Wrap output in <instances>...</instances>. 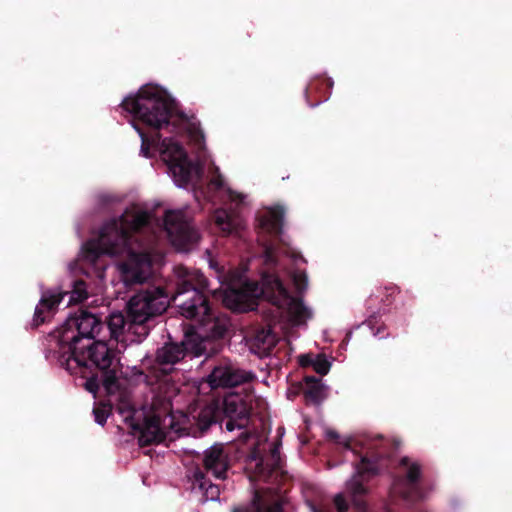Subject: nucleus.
<instances>
[{
    "label": "nucleus",
    "mask_w": 512,
    "mask_h": 512,
    "mask_svg": "<svg viewBox=\"0 0 512 512\" xmlns=\"http://www.w3.org/2000/svg\"><path fill=\"white\" fill-rule=\"evenodd\" d=\"M148 230L154 232L151 216L138 207L127 209L118 220L103 226L98 239L83 246L84 258L94 263L103 254L125 255L127 259L118 265L123 281L142 282L150 276L154 258L145 248L134 247L132 237Z\"/></svg>",
    "instance_id": "obj_1"
},
{
    "label": "nucleus",
    "mask_w": 512,
    "mask_h": 512,
    "mask_svg": "<svg viewBox=\"0 0 512 512\" xmlns=\"http://www.w3.org/2000/svg\"><path fill=\"white\" fill-rule=\"evenodd\" d=\"M285 312L299 323L311 316L303 301L290 294L277 273L264 270L258 279V314L264 322L263 326L258 325V358L268 357L277 345L279 337L274 329Z\"/></svg>",
    "instance_id": "obj_2"
},
{
    "label": "nucleus",
    "mask_w": 512,
    "mask_h": 512,
    "mask_svg": "<svg viewBox=\"0 0 512 512\" xmlns=\"http://www.w3.org/2000/svg\"><path fill=\"white\" fill-rule=\"evenodd\" d=\"M100 321L86 311L70 316L61 327L59 345L62 357L66 358L67 369L95 366L107 370L113 366L116 357L105 342L93 341L99 331Z\"/></svg>",
    "instance_id": "obj_3"
},
{
    "label": "nucleus",
    "mask_w": 512,
    "mask_h": 512,
    "mask_svg": "<svg viewBox=\"0 0 512 512\" xmlns=\"http://www.w3.org/2000/svg\"><path fill=\"white\" fill-rule=\"evenodd\" d=\"M122 106L152 128L162 129L172 125L178 131L186 130L190 139L202 148L204 135L199 125L180 115L175 103L160 88L144 86L136 96L124 99Z\"/></svg>",
    "instance_id": "obj_4"
},
{
    "label": "nucleus",
    "mask_w": 512,
    "mask_h": 512,
    "mask_svg": "<svg viewBox=\"0 0 512 512\" xmlns=\"http://www.w3.org/2000/svg\"><path fill=\"white\" fill-rule=\"evenodd\" d=\"M177 290L172 301L178 302L180 313L185 318L196 319L199 322L200 334L205 338H216L223 335L227 329L225 317L214 316L202 291L207 288V280L197 270H189L184 266L175 268Z\"/></svg>",
    "instance_id": "obj_5"
},
{
    "label": "nucleus",
    "mask_w": 512,
    "mask_h": 512,
    "mask_svg": "<svg viewBox=\"0 0 512 512\" xmlns=\"http://www.w3.org/2000/svg\"><path fill=\"white\" fill-rule=\"evenodd\" d=\"M258 481L279 484L286 477L284 470L285 459L280 452L282 437L285 433L283 426L277 428L276 436L268 442L271 432L270 414L265 399L258 396Z\"/></svg>",
    "instance_id": "obj_6"
},
{
    "label": "nucleus",
    "mask_w": 512,
    "mask_h": 512,
    "mask_svg": "<svg viewBox=\"0 0 512 512\" xmlns=\"http://www.w3.org/2000/svg\"><path fill=\"white\" fill-rule=\"evenodd\" d=\"M285 215L286 209L280 204L266 207L262 214L258 213V229L265 233L263 238L258 237V248L262 249L258 259H262L267 270L277 268L280 249L287 245L283 237Z\"/></svg>",
    "instance_id": "obj_7"
},
{
    "label": "nucleus",
    "mask_w": 512,
    "mask_h": 512,
    "mask_svg": "<svg viewBox=\"0 0 512 512\" xmlns=\"http://www.w3.org/2000/svg\"><path fill=\"white\" fill-rule=\"evenodd\" d=\"M355 473L347 483V491L356 512H366L368 505L364 496L368 488L363 482L379 475L389 466L388 455L380 450H369L355 463Z\"/></svg>",
    "instance_id": "obj_8"
},
{
    "label": "nucleus",
    "mask_w": 512,
    "mask_h": 512,
    "mask_svg": "<svg viewBox=\"0 0 512 512\" xmlns=\"http://www.w3.org/2000/svg\"><path fill=\"white\" fill-rule=\"evenodd\" d=\"M422 476V465L419 462L407 456L402 457L398 464V472L393 476L391 498L401 499L409 506L422 501L425 497L421 485Z\"/></svg>",
    "instance_id": "obj_9"
},
{
    "label": "nucleus",
    "mask_w": 512,
    "mask_h": 512,
    "mask_svg": "<svg viewBox=\"0 0 512 512\" xmlns=\"http://www.w3.org/2000/svg\"><path fill=\"white\" fill-rule=\"evenodd\" d=\"M159 153L177 186L185 187L193 179L199 177L200 169L188 160L183 147L173 138H166L162 141Z\"/></svg>",
    "instance_id": "obj_10"
},
{
    "label": "nucleus",
    "mask_w": 512,
    "mask_h": 512,
    "mask_svg": "<svg viewBox=\"0 0 512 512\" xmlns=\"http://www.w3.org/2000/svg\"><path fill=\"white\" fill-rule=\"evenodd\" d=\"M170 303L168 294L156 287L135 294L128 302V315L135 324H143L149 318L163 313Z\"/></svg>",
    "instance_id": "obj_11"
},
{
    "label": "nucleus",
    "mask_w": 512,
    "mask_h": 512,
    "mask_svg": "<svg viewBox=\"0 0 512 512\" xmlns=\"http://www.w3.org/2000/svg\"><path fill=\"white\" fill-rule=\"evenodd\" d=\"M255 285L245 276V271H233L227 279V287L223 292V304L234 311L253 310L255 303Z\"/></svg>",
    "instance_id": "obj_12"
},
{
    "label": "nucleus",
    "mask_w": 512,
    "mask_h": 512,
    "mask_svg": "<svg viewBox=\"0 0 512 512\" xmlns=\"http://www.w3.org/2000/svg\"><path fill=\"white\" fill-rule=\"evenodd\" d=\"M164 230L171 244L179 251L187 252L199 241L198 232L190 225L183 211H168L165 214Z\"/></svg>",
    "instance_id": "obj_13"
},
{
    "label": "nucleus",
    "mask_w": 512,
    "mask_h": 512,
    "mask_svg": "<svg viewBox=\"0 0 512 512\" xmlns=\"http://www.w3.org/2000/svg\"><path fill=\"white\" fill-rule=\"evenodd\" d=\"M192 341L193 335L187 334L181 344H166L158 351L157 359L163 364H175L183 359L187 353H192L193 356L201 355L205 350L202 343L192 345Z\"/></svg>",
    "instance_id": "obj_14"
},
{
    "label": "nucleus",
    "mask_w": 512,
    "mask_h": 512,
    "mask_svg": "<svg viewBox=\"0 0 512 512\" xmlns=\"http://www.w3.org/2000/svg\"><path fill=\"white\" fill-rule=\"evenodd\" d=\"M223 412L229 417L226 422V429L233 431L234 429L243 428L247 423V408L242 398L238 394H228L223 399Z\"/></svg>",
    "instance_id": "obj_15"
},
{
    "label": "nucleus",
    "mask_w": 512,
    "mask_h": 512,
    "mask_svg": "<svg viewBox=\"0 0 512 512\" xmlns=\"http://www.w3.org/2000/svg\"><path fill=\"white\" fill-rule=\"evenodd\" d=\"M246 374L231 366H220L214 368L207 378L211 388L237 386L246 381Z\"/></svg>",
    "instance_id": "obj_16"
},
{
    "label": "nucleus",
    "mask_w": 512,
    "mask_h": 512,
    "mask_svg": "<svg viewBox=\"0 0 512 512\" xmlns=\"http://www.w3.org/2000/svg\"><path fill=\"white\" fill-rule=\"evenodd\" d=\"M204 466L216 478H225L228 469V455L221 444H217L206 450Z\"/></svg>",
    "instance_id": "obj_17"
},
{
    "label": "nucleus",
    "mask_w": 512,
    "mask_h": 512,
    "mask_svg": "<svg viewBox=\"0 0 512 512\" xmlns=\"http://www.w3.org/2000/svg\"><path fill=\"white\" fill-rule=\"evenodd\" d=\"M333 81L327 77H316L310 81L305 89L307 103L315 107L321 102L327 100L331 94Z\"/></svg>",
    "instance_id": "obj_18"
},
{
    "label": "nucleus",
    "mask_w": 512,
    "mask_h": 512,
    "mask_svg": "<svg viewBox=\"0 0 512 512\" xmlns=\"http://www.w3.org/2000/svg\"><path fill=\"white\" fill-rule=\"evenodd\" d=\"M166 437V425L162 424L158 415H153L145 422L140 440L145 444L159 443Z\"/></svg>",
    "instance_id": "obj_19"
},
{
    "label": "nucleus",
    "mask_w": 512,
    "mask_h": 512,
    "mask_svg": "<svg viewBox=\"0 0 512 512\" xmlns=\"http://www.w3.org/2000/svg\"><path fill=\"white\" fill-rule=\"evenodd\" d=\"M215 224L222 232L231 234L241 230L245 222L239 214L219 209L215 212Z\"/></svg>",
    "instance_id": "obj_20"
},
{
    "label": "nucleus",
    "mask_w": 512,
    "mask_h": 512,
    "mask_svg": "<svg viewBox=\"0 0 512 512\" xmlns=\"http://www.w3.org/2000/svg\"><path fill=\"white\" fill-rule=\"evenodd\" d=\"M64 293L60 291H48L42 295L40 303L35 309L34 322L36 325H40L45 321L43 315L45 311H52L63 299Z\"/></svg>",
    "instance_id": "obj_21"
},
{
    "label": "nucleus",
    "mask_w": 512,
    "mask_h": 512,
    "mask_svg": "<svg viewBox=\"0 0 512 512\" xmlns=\"http://www.w3.org/2000/svg\"><path fill=\"white\" fill-rule=\"evenodd\" d=\"M285 498L275 489H272L266 497L262 489L258 487V512H284Z\"/></svg>",
    "instance_id": "obj_22"
},
{
    "label": "nucleus",
    "mask_w": 512,
    "mask_h": 512,
    "mask_svg": "<svg viewBox=\"0 0 512 512\" xmlns=\"http://www.w3.org/2000/svg\"><path fill=\"white\" fill-rule=\"evenodd\" d=\"M303 395L307 404H319L323 398V388L320 379L314 376L305 377Z\"/></svg>",
    "instance_id": "obj_23"
},
{
    "label": "nucleus",
    "mask_w": 512,
    "mask_h": 512,
    "mask_svg": "<svg viewBox=\"0 0 512 512\" xmlns=\"http://www.w3.org/2000/svg\"><path fill=\"white\" fill-rule=\"evenodd\" d=\"M210 183L216 189H223L224 191H226L227 196L231 201H238V202L243 201V199H244L243 195L233 192L229 188H226L224 178L219 173V168L216 166H213V168H212V175H211Z\"/></svg>",
    "instance_id": "obj_24"
},
{
    "label": "nucleus",
    "mask_w": 512,
    "mask_h": 512,
    "mask_svg": "<svg viewBox=\"0 0 512 512\" xmlns=\"http://www.w3.org/2000/svg\"><path fill=\"white\" fill-rule=\"evenodd\" d=\"M218 417V411L215 404H210L205 406L199 416H198V422L199 426L202 429L207 428L210 424H212L214 421H216Z\"/></svg>",
    "instance_id": "obj_25"
},
{
    "label": "nucleus",
    "mask_w": 512,
    "mask_h": 512,
    "mask_svg": "<svg viewBox=\"0 0 512 512\" xmlns=\"http://www.w3.org/2000/svg\"><path fill=\"white\" fill-rule=\"evenodd\" d=\"M125 326L124 315L120 312H112L109 316L108 327L111 331V335L116 339L119 338L122 330Z\"/></svg>",
    "instance_id": "obj_26"
},
{
    "label": "nucleus",
    "mask_w": 512,
    "mask_h": 512,
    "mask_svg": "<svg viewBox=\"0 0 512 512\" xmlns=\"http://www.w3.org/2000/svg\"><path fill=\"white\" fill-rule=\"evenodd\" d=\"M331 363L323 354H318L314 359L313 369L320 375H326L330 370Z\"/></svg>",
    "instance_id": "obj_27"
},
{
    "label": "nucleus",
    "mask_w": 512,
    "mask_h": 512,
    "mask_svg": "<svg viewBox=\"0 0 512 512\" xmlns=\"http://www.w3.org/2000/svg\"><path fill=\"white\" fill-rule=\"evenodd\" d=\"M87 297L85 284L81 281L76 282L73 290L70 292V302H81Z\"/></svg>",
    "instance_id": "obj_28"
},
{
    "label": "nucleus",
    "mask_w": 512,
    "mask_h": 512,
    "mask_svg": "<svg viewBox=\"0 0 512 512\" xmlns=\"http://www.w3.org/2000/svg\"><path fill=\"white\" fill-rule=\"evenodd\" d=\"M294 285L299 293L304 292L308 286V278L304 272H296L293 275Z\"/></svg>",
    "instance_id": "obj_29"
},
{
    "label": "nucleus",
    "mask_w": 512,
    "mask_h": 512,
    "mask_svg": "<svg viewBox=\"0 0 512 512\" xmlns=\"http://www.w3.org/2000/svg\"><path fill=\"white\" fill-rule=\"evenodd\" d=\"M93 412L95 421L100 425H104L109 415V408L106 405H102L95 407Z\"/></svg>",
    "instance_id": "obj_30"
},
{
    "label": "nucleus",
    "mask_w": 512,
    "mask_h": 512,
    "mask_svg": "<svg viewBox=\"0 0 512 512\" xmlns=\"http://www.w3.org/2000/svg\"><path fill=\"white\" fill-rule=\"evenodd\" d=\"M180 417H181V423H177V424L173 423V419L175 418L174 414L169 415V417L167 418V420H169L170 428L177 433H179L185 429L184 424L187 421L186 415L181 414ZM165 421H166V419L164 420V422Z\"/></svg>",
    "instance_id": "obj_31"
},
{
    "label": "nucleus",
    "mask_w": 512,
    "mask_h": 512,
    "mask_svg": "<svg viewBox=\"0 0 512 512\" xmlns=\"http://www.w3.org/2000/svg\"><path fill=\"white\" fill-rule=\"evenodd\" d=\"M334 504L338 512H347L349 509L348 502L342 494L334 497Z\"/></svg>",
    "instance_id": "obj_32"
},
{
    "label": "nucleus",
    "mask_w": 512,
    "mask_h": 512,
    "mask_svg": "<svg viewBox=\"0 0 512 512\" xmlns=\"http://www.w3.org/2000/svg\"><path fill=\"white\" fill-rule=\"evenodd\" d=\"M138 132L142 139L141 154L145 157H149L150 140L141 131L138 130Z\"/></svg>",
    "instance_id": "obj_33"
},
{
    "label": "nucleus",
    "mask_w": 512,
    "mask_h": 512,
    "mask_svg": "<svg viewBox=\"0 0 512 512\" xmlns=\"http://www.w3.org/2000/svg\"><path fill=\"white\" fill-rule=\"evenodd\" d=\"M314 359L315 358H313L312 355H310V354H302L299 356V364L302 367H310V366L313 367Z\"/></svg>",
    "instance_id": "obj_34"
},
{
    "label": "nucleus",
    "mask_w": 512,
    "mask_h": 512,
    "mask_svg": "<svg viewBox=\"0 0 512 512\" xmlns=\"http://www.w3.org/2000/svg\"><path fill=\"white\" fill-rule=\"evenodd\" d=\"M115 384V376L114 374L107 375L106 379L104 380V385L108 393L113 392V387Z\"/></svg>",
    "instance_id": "obj_35"
},
{
    "label": "nucleus",
    "mask_w": 512,
    "mask_h": 512,
    "mask_svg": "<svg viewBox=\"0 0 512 512\" xmlns=\"http://www.w3.org/2000/svg\"><path fill=\"white\" fill-rule=\"evenodd\" d=\"M118 409L121 414L127 413V415L125 416L126 419H128L133 413V409H132L131 405L128 403H123L122 405H120L118 407Z\"/></svg>",
    "instance_id": "obj_36"
},
{
    "label": "nucleus",
    "mask_w": 512,
    "mask_h": 512,
    "mask_svg": "<svg viewBox=\"0 0 512 512\" xmlns=\"http://www.w3.org/2000/svg\"><path fill=\"white\" fill-rule=\"evenodd\" d=\"M85 387H86V389H87L89 392H91V393H93V394H95V393H96V391H97V389H98L97 382H96V380H95V379H93V378L88 379V380L86 381V383H85Z\"/></svg>",
    "instance_id": "obj_37"
},
{
    "label": "nucleus",
    "mask_w": 512,
    "mask_h": 512,
    "mask_svg": "<svg viewBox=\"0 0 512 512\" xmlns=\"http://www.w3.org/2000/svg\"><path fill=\"white\" fill-rule=\"evenodd\" d=\"M206 493H207L208 497H210V499H215L219 495L218 487L214 486V485H210L208 487Z\"/></svg>",
    "instance_id": "obj_38"
},
{
    "label": "nucleus",
    "mask_w": 512,
    "mask_h": 512,
    "mask_svg": "<svg viewBox=\"0 0 512 512\" xmlns=\"http://www.w3.org/2000/svg\"><path fill=\"white\" fill-rule=\"evenodd\" d=\"M326 436L329 440H333V441H338V439H339V434L335 430H328L326 432Z\"/></svg>",
    "instance_id": "obj_39"
},
{
    "label": "nucleus",
    "mask_w": 512,
    "mask_h": 512,
    "mask_svg": "<svg viewBox=\"0 0 512 512\" xmlns=\"http://www.w3.org/2000/svg\"><path fill=\"white\" fill-rule=\"evenodd\" d=\"M344 447H345L346 449L353 450V448L351 447V443H350L349 441H346V442L344 443Z\"/></svg>",
    "instance_id": "obj_40"
},
{
    "label": "nucleus",
    "mask_w": 512,
    "mask_h": 512,
    "mask_svg": "<svg viewBox=\"0 0 512 512\" xmlns=\"http://www.w3.org/2000/svg\"><path fill=\"white\" fill-rule=\"evenodd\" d=\"M233 512H248L247 510L245 509H235Z\"/></svg>",
    "instance_id": "obj_41"
},
{
    "label": "nucleus",
    "mask_w": 512,
    "mask_h": 512,
    "mask_svg": "<svg viewBox=\"0 0 512 512\" xmlns=\"http://www.w3.org/2000/svg\"><path fill=\"white\" fill-rule=\"evenodd\" d=\"M387 512H392L390 507H387Z\"/></svg>",
    "instance_id": "obj_42"
}]
</instances>
